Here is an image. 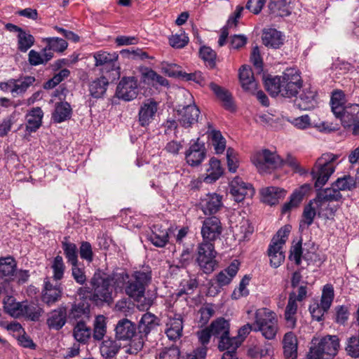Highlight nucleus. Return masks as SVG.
Returning <instances> with one entry per match:
<instances>
[{
    "label": "nucleus",
    "instance_id": "1",
    "mask_svg": "<svg viewBox=\"0 0 359 359\" xmlns=\"http://www.w3.org/2000/svg\"><path fill=\"white\" fill-rule=\"evenodd\" d=\"M277 319L274 312L266 308H261L256 311L255 314V323H247L242 326L238 332L241 344L245 340L251 331H260L267 339H272L277 332Z\"/></svg>",
    "mask_w": 359,
    "mask_h": 359
},
{
    "label": "nucleus",
    "instance_id": "2",
    "mask_svg": "<svg viewBox=\"0 0 359 359\" xmlns=\"http://www.w3.org/2000/svg\"><path fill=\"white\" fill-rule=\"evenodd\" d=\"M339 156L332 153L323 154L316 161L311 175L315 180V187L322 188L334 172Z\"/></svg>",
    "mask_w": 359,
    "mask_h": 359
},
{
    "label": "nucleus",
    "instance_id": "3",
    "mask_svg": "<svg viewBox=\"0 0 359 359\" xmlns=\"http://www.w3.org/2000/svg\"><path fill=\"white\" fill-rule=\"evenodd\" d=\"M251 161L261 175L271 174L281 168L285 163L292 165L290 159L285 162L276 152L271 151L268 149L255 151L251 156Z\"/></svg>",
    "mask_w": 359,
    "mask_h": 359
},
{
    "label": "nucleus",
    "instance_id": "4",
    "mask_svg": "<svg viewBox=\"0 0 359 359\" xmlns=\"http://www.w3.org/2000/svg\"><path fill=\"white\" fill-rule=\"evenodd\" d=\"M91 296L90 299L97 304L113 302V290L109 284L107 274L100 269L94 273L90 280Z\"/></svg>",
    "mask_w": 359,
    "mask_h": 359
},
{
    "label": "nucleus",
    "instance_id": "5",
    "mask_svg": "<svg viewBox=\"0 0 359 359\" xmlns=\"http://www.w3.org/2000/svg\"><path fill=\"white\" fill-rule=\"evenodd\" d=\"M293 96L294 105L300 110H310L316 106V93L310 84L303 83L299 70L293 73Z\"/></svg>",
    "mask_w": 359,
    "mask_h": 359
},
{
    "label": "nucleus",
    "instance_id": "6",
    "mask_svg": "<svg viewBox=\"0 0 359 359\" xmlns=\"http://www.w3.org/2000/svg\"><path fill=\"white\" fill-rule=\"evenodd\" d=\"M308 359H332L339 348V339L336 335H327L320 339L313 338Z\"/></svg>",
    "mask_w": 359,
    "mask_h": 359
},
{
    "label": "nucleus",
    "instance_id": "7",
    "mask_svg": "<svg viewBox=\"0 0 359 359\" xmlns=\"http://www.w3.org/2000/svg\"><path fill=\"white\" fill-rule=\"evenodd\" d=\"M151 281V270L135 271L130 275L124 292L135 301L139 302L144 297L146 288Z\"/></svg>",
    "mask_w": 359,
    "mask_h": 359
},
{
    "label": "nucleus",
    "instance_id": "8",
    "mask_svg": "<svg viewBox=\"0 0 359 359\" xmlns=\"http://www.w3.org/2000/svg\"><path fill=\"white\" fill-rule=\"evenodd\" d=\"M159 318L154 314L147 312L142 315L137 326V339H133L130 344V353H137L144 346L150 332L159 325Z\"/></svg>",
    "mask_w": 359,
    "mask_h": 359
},
{
    "label": "nucleus",
    "instance_id": "9",
    "mask_svg": "<svg viewBox=\"0 0 359 359\" xmlns=\"http://www.w3.org/2000/svg\"><path fill=\"white\" fill-rule=\"evenodd\" d=\"M291 228L290 225H285L280 228L273 236L269 245L268 255L270 259V264L274 268L278 267L285 260V255L283 246L289 237Z\"/></svg>",
    "mask_w": 359,
    "mask_h": 359
},
{
    "label": "nucleus",
    "instance_id": "10",
    "mask_svg": "<svg viewBox=\"0 0 359 359\" xmlns=\"http://www.w3.org/2000/svg\"><path fill=\"white\" fill-rule=\"evenodd\" d=\"M215 244L201 241L197 245L196 262L205 274L212 273L218 264Z\"/></svg>",
    "mask_w": 359,
    "mask_h": 359
},
{
    "label": "nucleus",
    "instance_id": "11",
    "mask_svg": "<svg viewBox=\"0 0 359 359\" xmlns=\"http://www.w3.org/2000/svg\"><path fill=\"white\" fill-rule=\"evenodd\" d=\"M266 90L271 97L280 95L283 97H292V78L288 74L284 73L281 76H271L263 77Z\"/></svg>",
    "mask_w": 359,
    "mask_h": 359
},
{
    "label": "nucleus",
    "instance_id": "12",
    "mask_svg": "<svg viewBox=\"0 0 359 359\" xmlns=\"http://www.w3.org/2000/svg\"><path fill=\"white\" fill-rule=\"evenodd\" d=\"M334 297V291L332 285L326 284L323 286L320 301L315 300L309 306V311L313 319L320 321L323 319V316L331 307Z\"/></svg>",
    "mask_w": 359,
    "mask_h": 359
},
{
    "label": "nucleus",
    "instance_id": "13",
    "mask_svg": "<svg viewBox=\"0 0 359 359\" xmlns=\"http://www.w3.org/2000/svg\"><path fill=\"white\" fill-rule=\"evenodd\" d=\"M238 269L239 263L237 260H234L229 266L216 274L214 278L210 281L209 292L213 293L214 295L220 292L224 287L231 283Z\"/></svg>",
    "mask_w": 359,
    "mask_h": 359
},
{
    "label": "nucleus",
    "instance_id": "14",
    "mask_svg": "<svg viewBox=\"0 0 359 359\" xmlns=\"http://www.w3.org/2000/svg\"><path fill=\"white\" fill-rule=\"evenodd\" d=\"M223 227L219 217L211 216L205 218L203 221L201 234L202 241L214 243L220 238Z\"/></svg>",
    "mask_w": 359,
    "mask_h": 359
},
{
    "label": "nucleus",
    "instance_id": "15",
    "mask_svg": "<svg viewBox=\"0 0 359 359\" xmlns=\"http://www.w3.org/2000/svg\"><path fill=\"white\" fill-rule=\"evenodd\" d=\"M177 121L184 128H191L198 122L200 116V110L194 104L187 105H179L176 109Z\"/></svg>",
    "mask_w": 359,
    "mask_h": 359
},
{
    "label": "nucleus",
    "instance_id": "16",
    "mask_svg": "<svg viewBox=\"0 0 359 359\" xmlns=\"http://www.w3.org/2000/svg\"><path fill=\"white\" fill-rule=\"evenodd\" d=\"M137 95V79L134 76L123 77L116 87V97L129 102L135 99Z\"/></svg>",
    "mask_w": 359,
    "mask_h": 359
},
{
    "label": "nucleus",
    "instance_id": "17",
    "mask_svg": "<svg viewBox=\"0 0 359 359\" xmlns=\"http://www.w3.org/2000/svg\"><path fill=\"white\" fill-rule=\"evenodd\" d=\"M230 194L235 201L239 203L246 197L252 198L255 189L250 183L245 182L240 177H234L229 184Z\"/></svg>",
    "mask_w": 359,
    "mask_h": 359
},
{
    "label": "nucleus",
    "instance_id": "18",
    "mask_svg": "<svg viewBox=\"0 0 359 359\" xmlns=\"http://www.w3.org/2000/svg\"><path fill=\"white\" fill-rule=\"evenodd\" d=\"M206 157V149L204 142H201L199 138L190 142V146L185 152L187 163L192 166H198L201 164Z\"/></svg>",
    "mask_w": 359,
    "mask_h": 359
},
{
    "label": "nucleus",
    "instance_id": "19",
    "mask_svg": "<svg viewBox=\"0 0 359 359\" xmlns=\"http://www.w3.org/2000/svg\"><path fill=\"white\" fill-rule=\"evenodd\" d=\"M62 296V288L61 285L56 283L53 285L50 278L46 277L43 280L41 290V301L48 306L50 307L58 302Z\"/></svg>",
    "mask_w": 359,
    "mask_h": 359
},
{
    "label": "nucleus",
    "instance_id": "20",
    "mask_svg": "<svg viewBox=\"0 0 359 359\" xmlns=\"http://www.w3.org/2000/svg\"><path fill=\"white\" fill-rule=\"evenodd\" d=\"M67 319V307L61 304L47 314L46 325L50 330L58 331L65 326Z\"/></svg>",
    "mask_w": 359,
    "mask_h": 359
},
{
    "label": "nucleus",
    "instance_id": "21",
    "mask_svg": "<svg viewBox=\"0 0 359 359\" xmlns=\"http://www.w3.org/2000/svg\"><path fill=\"white\" fill-rule=\"evenodd\" d=\"M158 110V103L152 98L146 100L138 112V121L141 126H148L154 119Z\"/></svg>",
    "mask_w": 359,
    "mask_h": 359
},
{
    "label": "nucleus",
    "instance_id": "22",
    "mask_svg": "<svg viewBox=\"0 0 359 359\" xmlns=\"http://www.w3.org/2000/svg\"><path fill=\"white\" fill-rule=\"evenodd\" d=\"M136 325L127 318L119 320L115 327V336L118 340H129L133 337L137 339V333Z\"/></svg>",
    "mask_w": 359,
    "mask_h": 359
},
{
    "label": "nucleus",
    "instance_id": "23",
    "mask_svg": "<svg viewBox=\"0 0 359 359\" xmlns=\"http://www.w3.org/2000/svg\"><path fill=\"white\" fill-rule=\"evenodd\" d=\"M222 197L215 193L206 194L201 200V209L205 215H212L217 213L222 207Z\"/></svg>",
    "mask_w": 359,
    "mask_h": 359
},
{
    "label": "nucleus",
    "instance_id": "24",
    "mask_svg": "<svg viewBox=\"0 0 359 359\" xmlns=\"http://www.w3.org/2000/svg\"><path fill=\"white\" fill-rule=\"evenodd\" d=\"M183 321L181 315L175 314L173 317L170 316L166 323L165 333L171 341L179 339L182 335Z\"/></svg>",
    "mask_w": 359,
    "mask_h": 359
},
{
    "label": "nucleus",
    "instance_id": "25",
    "mask_svg": "<svg viewBox=\"0 0 359 359\" xmlns=\"http://www.w3.org/2000/svg\"><path fill=\"white\" fill-rule=\"evenodd\" d=\"M17 262L12 256L0 257V278L6 281H13L15 280L16 273Z\"/></svg>",
    "mask_w": 359,
    "mask_h": 359
},
{
    "label": "nucleus",
    "instance_id": "26",
    "mask_svg": "<svg viewBox=\"0 0 359 359\" xmlns=\"http://www.w3.org/2000/svg\"><path fill=\"white\" fill-rule=\"evenodd\" d=\"M238 76L243 89L246 92L255 93L257 83L252 69L247 65L241 66L239 69Z\"/></svg>",
    "mask_w": 359,
    "mask_h": 359
},
{
    "label": "nucleus",
    "instance_id": "27",
    "mask_svg": "<svg viewBox=\"0 0 359 359\" xmlns=\"http://www.w3.org/2000/svg\"><path fill=\"white\" fill-rule=\"evenodd\" d=\"M262 201L271 206L278 204L285 196V191L276 187H269L260 190Z\"/></svg>",
    "mask_w": 359,
    "mask_h": 359
},
{
    "label": "nucleus",
    "instance_id": "28",
    "mask_svg": "<svg viewBox=\"0 0 359 359\" xmlns=\"http://www.w3.org/2000/svg\"><path fill=\"white\" fill-rule=\"evenodd\" d=\"M337 118L340 119L344 128H349L359 122V104L346 105Z\"/></svg>",
    "mask_w": 359,
    "mask_h": 359
},
{
    "label": "nucleus",
    "instance_id": "29",
    "mask_svg": "<svg viewBox=\"0 0 359 359\" xmlns=\"http://www.w3.org/2000/svg\"><path fill=\"white\" fill-rule=\"evenodd\" d=\"M341 198L339 190L332 185L330 188L320 190L314 201L318 207H321L327 202L339 201Z\"/></svg>",
    "mask_w": 359,
    "mask_h": 359
},
{
    "label": "nucleus",
    "instance_id": "30",
    "mask_svg": "<svg viewBox=\"0 0 359 359\" xmlns=\"http://www.w3.org/2000/svg\"><path fill=\"white\" fill-rule=\"evenodd\" d=\"M72 109L67 102H59L55 104V109L52 113L51 119L54 123H60L70 119Z\"/></svg>",
    "mask_w": 359,
    "mask_h": 359
},
{
    "label": "nucleus",
    "instance_id": "31",
    "mask_svg": "<svg viewBox=\"0 0 359 359\" xmlns=\"http://www.w3.org/2000/svg\"><path fill=\"white\" fill-rule=\"evenodd\" d=\"M69 318L74 320L77 322L83 321L90 318V305L86 302H81L77 304H72L69 310Z\"/></svg>",
    "mask_w": 359,
    "mask_h": 359
},
{
    "label": "nucleus",
    "instance_id": "32",
    "mask_svg": "<svg viewBox=\"0 0 359 359\" xmlns=\"http://www.w3.org/2000/svg\"><path fill=\"white\" fill-rule=\"evenodd\" d=\"M43 112L41 107L32 108L27 114L26 131L29 133L36 132L42 124Z\"/></svg>",
    "mask_w": 359,
    "mask_h": 359
},
{
    "label": "nucleus",
    "instance_id": "33",
    "mask_svg": "<svg viewBox=\"0 0 359 359\" xmlns=\"http://www.w3.org/2000/svg\"><path fill=\"white\" fill-rule=\"evenodd\" d=\"M284 35L273 28L265 29L262 35L263 43L270 48H278L283 44Z\"/></svg>",
    "mask_w": 359,
    "mask_h": 359
},
{
    "label": "nucleus",
    "instance_id": "34",
    "mask_svg": "<svg viewBox=\"0 0 359 359\" xmlns=\"http://www.w3.org/2000/svg\"><path fill=\"white\" fill-rule=\"evenodd\" d=\"M130 275L122 271L121 272L113 271L111 274H107L109 280V284L116 293L124 292Z\"/></svg>",
    "mask_w": 359,
    "mask_h": 359
},
{
    "label": "nucleus",
    "instance_id": "35",
    "mask_svg": "<svg viewBox=\"0 0 359 359\" xmlns=\"http://www.w3.org/2000/svg\"><path fill=\"white\" fill-rule=\"evenodd\" d=\"M210 88L213 91L217 97L222 102L223 107L225 109L231 111L235 110V107L232 100V95L229 90L213 82L210 83Z\"/></svg>",
    "mask_w": 359,
    "mask_h": 359
},
{
    "label": "nucleus",
    "instance_id": "36",
    "mask_svg": "<svg viewBox=\"0 0 359 359\" xmlns=\"http://www.w3.org/2000/svg\"><path fill=\"white\" fill-rule=\"evenodd\" d=\"M210 327L212 337L218 340L230 334L229 322L224 318H218L213 320L210 325Z\"/></svg>",
    "mask_w": 359,
    "mask_h": 359
},
{
    "label": "nucleus",
    "instance_id": "37",
    "mask_svg": "<svg viewBox=\"0 0 359 359\" xmlns=\"http://www.w3.org/2000/svg\"><path fill=\"white\" fill-rule=\"evenodd\" d=\"M43 309L34 302H24L22 315L26 319L32 321H38L43 313Z\"/></svg>",
    "mask_w": 359,
    "mask_h": 359
},
{
    "label": "nucleus",
    "instance_id": "38",
    "mask_svg": "<svg viewBox=\"0 0 359 359\" xmlns=\"http://www.w3.org/2000/svg\"><path fill=\"white\" fill-rule=\"evenodd\" d=\"M241 345L239 338L231 337L229 335L222 337L218 340V348L220 351H225L224 353L236 355L237 348Z\"/></svg>",
    "mask_w": 359,
    "mask_h": 359
},
{
    "label": "nucleus",
    "instance_id": "39",
    "mask_svg": "<svg viewBox=\"0 0 359 359\" xmlns=\"http://www.w3.org/2000/svg\"><path fill=\"white\" fill-rule=\"evenodd\" d=\"M108 86L109 81L106 77L97 78L89 83L90 95L94 98H100L106 93Z\"/></svg>",
    "mask_w": 359,
    "mask_h": 359
},
{
    "label": "nucleus",
    "instance_id": "40",
    "mask_svg": "<svg viewBox=\"0 0 359 359\" xmlns=\"http://www.w3.org/2000/svg\"><path fill=\"white\" fill-rule=\"evenodd\" d=\"M121 348V344L111 338L104 339L100 346L101 355L107 359L113 358Z\"/></svg>",
    "mask_w": 359,
    "mask_h": 359
},
{
    "label": "nucleus",
    "instance_id": "41",
    "mask_svg": "<svg viewBox=\"0 0 359 359\" xmlns=\"http://www.w3.org/2000/svg\"><path fill=\"white\" fill-rule=\"evenodd\" d=\"M223 174V169L219 160L212 157L209 161V168L207 169L206 176L204 181L206 183L216 182Z\"/></svg>",
    "mask_w": 359,
    "mask_h": 359
},
{
    "label": "nucleus",
    "instance_id": "42",
    "mask_svg": "<svg viewBox=\"0 0 359 359\" xmlns=\"http://www.w3.org/2000/svg\"><path fill=\"white\" fill-rule=\"evenodd\" d=\"M359 170L357 172L355 178L351 175H344L341 177H339L334 182L332 183L334 187H337V189L341 191H351L354 189L357 185H359Z\"/></svg>",
    "mask_w": 359,
    "mask_h": 359
},
{
    "label": "nucleus",
    "instance_id": "43",
    "mask_svg": "<svg viewBox=\"0 0 359 359\" xmlns=\"http://www.w3.org/2000/svg\"><path fill=\"white\" fill-rule=\"evenodd\" d=\"M35 81L36 78L34 76H20L18 79H15V83L11 90V93L13 95L23 94Z\"/></svg>",
    "mask_w": 359,
    "mask_h": 359
},
{
    "label": "nucleus",
    "instance_id": "44",
    "mask_svg": "<svg viewBox=\"0 0 359 359\" xmlns=\"http://www.w3.org/2000/svg\"><path fill=\"white\" fill-rule=\"evenodd\" d=\"M142 81L148 85L155 86L158 84L162 86H168L169 85L168 81L158 74L154 70L151 69H147L142 74Z\"/></svg>",
    "mask_w": 359,
    "mask_h": 359
},
{
    "label": "nucleus",
    "instance_id": "45",
    "mask_svg": "<svg viewBox=\"0 0 359 359\" xmlns=\"http://www.w3.org/2000/svg\"><path fill=\"white\" fill-rule=\"evenodd\" d=\"M44 41L46 43V46L43 48L44 52L48 53V52L50 53H53V52L62 53L68 46V43L65 39L58 37L46 38Z\"/></svg>",
    "mask_w": 359,
    "mask_h": 359
},
{
    "label": "nucleus",
    "instance_id": "46",
    "mask_svg": "<svg viewBox=\"0 0 359 359\" xmlns=\"http://www.w3.org/2000/svg\"><path fill=\"white\" fill-rule=\"evenodd\" d=\"M107 333V318L102 315L95 317L92 337L95 341H101Z\"/></svg>",
    "mask_w": 359,
    "mask_h": 359
},
{
    "label": "nucleus",
    "instance_id": "47",
    "mask_svg": "<svg viewBox=\"0 0 359 359\" xmlns=\"http://www.w3.org/2000/svg\"><path fill=\"white\" fill-rule=\"evenodd\" d=\"M73 335L76 341L86 344L92 336V331L85 322L79 321L74 327Z\"/></svg>",
    "mask_w": 359,
    "mask_h": 359
},
{
    "label": "nucleus",
    "instance_id": "48",
    "mask_svg": "<svg viewBox=\"0 0 359 359\" xmlns=\"http://www.w3.org/2000/svg\"><path fill=\"white\" fill-rule=\"evenodd\" d=\"M24 302H16L13 297H8L4 301V308L5 311L14 318H20L22 315V306Z\"/></svg>",
    "mask_w": 359,
    "mask_h": 359
},
{
    "label": "nucleus",
    "instance_id": "49",
    "mask_svg": "<svg viewBox=\"0 0 359 359\" xmlns=\"http://www.w3.org/2000/svg\"><path fill=\"white\" fill-rule=\"evenodd\" d=\"M53 57V53L44 52V48L41 53L35 50H31L28 54V61L32 66H38L39 65H46Z\"/></svg>",
    "mask_w": 359,
    "mask_h": 359
},
{
    "label": "nucleus",
    "instance_id": "50",
    "mask_svg": "<svg viewBox=\"0 0 359 359\" xmlns=\"http://www.w3.org/2000/svg\"><path fill=\"white\" fill-rule=\"evenodd\" d=\"M147 239L156 247L162 248L168 242V233L166 230H161L154 226Z\"/></svg>",
    "mask_w": 359,
    "mask_h": 359
},
{
    "label": "nucleus",
    "instance_id": "51",
    "mask_svg": "<svg viewBox=\"0 0 359 359\" xmlns=\"http://www.w3.org/2000/svg\"><path fill=\"white\" fill-rule=\"evenodd\" d=\"M208 137L211 144L214 147L216 154H222L226 148V140L222 136L221 132L217 130L212 129L208 130Z\"/></svg>",
    "mask_w": 359,
    "mask_h": 359
},
{
    "label": "nucleus",
    "instance_id": "52",
    "mask_svg": "<svg viewBox=\"0 0 359 359\" xmlns=\"http://www.w3.org/2000/svg\"><path fill=\"white\" fill-rule=\"evenodd\" d=\"M344 104V94L341 90H335L332 93L330 100L332 111L338 118L346 106Z\"/></svg>",
    "mask_w": 359,
    "mask_h": 359
},
{
    "label": "nucleus",
    "instance_id": "53",
    "mask_svg": "<svg viewBox=\"0 0 359 359\" xmlns=\"http://www.w3.org/2000/svg\"><path fill=\"white\" fill-rule=\"evenodd\" d=\"M95 58V65L99 66H114V63L117 60L118 55L115 53L110 54L106 51L100 50L95 52L93 55Z\"/></svg>",
    "mask_w": 359,
    "mask_h": 359
},
{
    "label": "nucleus",
    "instance_id": "54",
    "mask_svg": "<svg viewBox=\"0 0 359 359\" xmlns=\"http://www.w3.org/2000/svg\"><path fill=\"white\" fill-rule=\"evenodd\" d=\"M18 49L22 53H26L35 42V39L29 31H23L18 34Z\"/></svg>",
    "mask_w": 359,
    "mask_h": 359
},
{
    "label": "nucleus",
    "instance_id": "55",
    "mask_svg": "<svg viewBox=\"0 0 359 359\" xmlns=\"http://www.w3.org/2000/svg\"><path fill=\"white\" fill-rule=\"evenodd\" d=\"M62 248L65 257L72 265H76L78 262V250L76 244L64 241L62 242Z\"/></svg>",
    "mask_w": 359,
    "mask_h": 359
},
{
    "label": "nucleus",
    "instance_id": "56",
    "mask_svg": "<svg viewBox=\"0 0 359 359\" xmlns=\"http://www.w3.org/2000/svg\"><path fill=\"white\" fill-rule=\"evenodd\" d=\"M199 55L210 69H213L215 67L217 54L210 47L202 46L199 50Z\"/></svg>",
    "mask_w": 359,
    "mask_h": 359
},
{
    "label": "nucleus",
    "instance_id": "57",
    "mask_svg": "<svg viewBox=\"0 0 359 359\" xmlns=\"http://www.w3.org/2000/svg\"><path fill=\"white\" fill-rule=\"evenodd\" d=\"M51 268L53 271V278L55 280H60L64 276L65 266L60 255H57L53 262Z\"/></svg>",
    "mask_w": 359,
    "mask_h": 359
},
{
    "label": "nucleus",
    "instance_id": "58",
    "mask_svg": "<svg viewBox=\"0 0 359 359\" xmlns=\"http://www.w3.org/2000/svg\"><path fill=\"white\" fill-rule=\"evenodd\" d=\"M181 352L177 346L164 347L158 353V359H180Z\"/></svg>",
    "mask_w": 359,
    "mask_h": 359
},
{
    "label": "nucleus",
    "instance_id": "59",
    "mask_svg": "<svg viewBox=\"0 0 359 359\" xmlns=\"http://www.w3.org/2000/svg\"><path fill=\"white\" fill-rule=\"evenodd\" d=\"M161 72L170 77H183V72L180 67L176 64L163 62L161 64Z\"/></svg>",
    "mask_w": 359,
    "mask_h": 359
},
{
    "label": "nucleus",
    "instance_id": "60",
    "mask_svg": "<svg viewBox=\"0 0 359 359\" xmlns=\"http://www.w3.org/2000/svg\"><path fill=\"white\" fill-rule=\"evenodd\" d=\"M346 351L353 358L359 357V333L358 337L353 336L348 339Z\"/></svg>",
    "mask_w": 359,
    "mask_h": 359
},
{
    "label": "nucleus",
    "instance_id": "61",
    "mask_svg": "<svg viewBox=\"0 0 359 359\" xmlns=\"http://www.w3.org/2000/svg\"><path fill=\"white\" fill-rule=\"evenodd\" d=\"M250 278L248 276H245L240 282L238 290L235 289L231 294V297L233 299H238L241 297L247 296L249 294L248 290L246 286L249 284Z\"/></svg>",
    "mask_w": 359,
    "mask_h": 359
},
{
    "label": "nucleus",
    "instance_id": "62",
    "mask_svg": "<svg viewBox=\"0 0 359 359\" xmlns=\"http://www.w3.org/2000/svg\"><path fill=\"white\" fill-rule=\"evenodd\" d=\"M311 190V185L306 183L296 189L294 192H293V206L299 203L303 198L309 194Z\"/></svg>",
    "mask_w": 359,
    "mask_h": 359
},
{
    "label": "nucleus",
    "instance_id": "63",
    "mask_svg": "<svg viewBox=\"0 0 359 359\" xmlns=\"http://www.w3.org/2000/svg\"><path fill=\"white\" fill-rule=\"evenodd\" d=\"M189 42V37L184 34L172 35L169 38L170 45L175 48H182Z\"/></svg>",
    "mask_w": 359,
    "mask_h": 359
},
{
    "label": "nucleus",
    "instance_id": "64",
    "mask_svg": "<svg viewBox=\"0 0 359 359\" xmlns=\"http://www.w3.org/2000/svg\"><path fill=\"white\" fill-rule=\"evenodd\" d=\"M79 254L81 259L91 262L93 259L92 246L89 242L83 241L79 248Z\"/></svg>",
    "mask_w": 359,
    "mask_h": 359
}]
</instances>
